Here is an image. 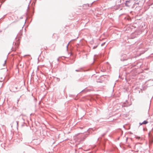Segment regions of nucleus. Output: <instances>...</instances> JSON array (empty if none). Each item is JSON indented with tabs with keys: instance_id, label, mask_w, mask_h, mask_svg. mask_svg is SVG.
<instances>
[{
	"instance_id": "obj_7",
	"label": "nucleus",
	"mask_w": 153,
	"mask_h": 153,
	"mask_svg": "<svg viewBox=\"0 0 153 153\" xmlns=\"http://www.w3.org/2000/svg\"><path fill=\"white\" fill-rule=\"evenodd\" d=\"M6 60H5L4 61V62L3 63V65H5V64H6Z\"/></svg>"
},
{
	"instance_id": "obj_11",
	"label": "nucleus",
	"mask_w": 153,
	"mask_h": 153,
	"mask_svg": "<svg viewBox=\"0 0 153 153\" xmlns=\"http://www.w3.org/2000/svg\"><path fill=\"white\" fill-rule=\"evenodd\" d=\"M80 129H82L83 128H82V127H80Z\"/></svg>"
},
{
	"instance_id": "obj_12",
	"label": "nucleus",
	"mask_w": 153,
	"mask_h": 153,
	"mask_svg": "<svg viewBox=\"0 0 153 153\" xmlns=\"http://www.w3.org/2000/svg\"><path fill=\"white\" fill-rule=\"evenodd\" d=\"M104 135H105V134H102V136H104Z\"/></svg>"
},
{
	"instance_id": "obj_8",
	"label": "nucleus",
	"mask_w": 153,
	"mask_h": 153,
	"mask_svg": "<svg viewBox=\"0 0 153 153\" xmlns=\"http://www.w3.org/2000/svg\"><path fill=\"white\" fill-rule=\"evenodd\" d=\"M16 123L17 124V126H18V121H16Z\"/></svg>"
},
{
	"instance_id": "obj_3",
	"label": "nucleus",
	"mask_w": 153,
	"mask_h": 153,
	"mask_svg": "<svg viewBox=\"0 0 153 153\" xmlns=\"http://www.w3.org/2000/svg\"><path fill=\"white\" fill-rule=\"evenodd\" d=\"M12 88L13 90L14 91L17 89V87L13 85L12 86Z\"/></svg>"
},
{
	"instance_id": "obj_9",
	"label": "nucleus",
	"mask_w": 153,
	"mask_h": 153,
	"mask_svg": "<svg viewBox=\"0 0 153 153\" xmlns=\"http://www.w3.org/2000/svg\"><path fill=\"white\" fill-rule=\"evenodd\" d=\"M143 124V123L142 122V123H139V125H142Z\"/></svg>"
},
{
	"instance_id": "obj_5",
	"label": "nucleus",
	"mask_w": 153,
	"mask_h": 153,
	"mask_svg": "<svg viewBox=\"0 0 153 153\" xmlns=\"http://www.w3.org/2000/svg\"><path fill=\"white\" fill-rule=\"evenodd\" d=\"M2 86V83L0 82V88H1Z\"/></svg>"
},
{
	"instance_id": "obj_10",
	"label": "nucleus",
	"mask_w": 153,
	"mask_h": 153,
	"mask_svg": "<svg viewBox=\"0 0 153 153\" xmlns=\"http://www.w3.org/2000/svg\"><path fill=\"white\" fill-rule=\"evenodd\" d=\"M136 138H138V139H139L140 138V137H137Z\"/></svg>"
},
{
	"instance_id": "obj_4",
	"label": "nucleus",
	"mask_w": 153,
	"mask_h": 153,
	"mask_svg": "<svg viewBox=\"0 0 153 153\" xmlns=\"http://www.w3.org/2000/svg\"><path fill=\"white\" fill-rule=\"evenodd\" d=\"M148 119H147V120L144 121L142 122L143 124H147L149 122L148 121Z\"/></svg>"
},
{
	"instance_id": "obj_6",
	"label": "nucleus",
	"mask_w": 153,
	"mask_h": 153,
	"mask_svg": "<svg viewBox=\"0 0 153 153\" xmlns=\"http://www.w3.org/2000/svg\"><path fill=\"white\" fill-rule=\"evenodd\" d=\"M53 116L54 117H52V118H53L54 119V117H55V118H56V119H57V117H56V115H53Z\"/></svg>"
},
{
	"instance_id": "obj_2",
	"label": "nucleus",
	"mask_w": 153,
	"mask_h": 153,
	"mask_svg": "<svg viewBox=\"0 0 153 153\" xmlns=\"http://www.w3.org/2000/svg\"><path fill=\"white\" fill-rule=\"evenodd\" d=\"M88 135L89 134H86L83 137H82V140H84L85 138L88 136Z\"/></svg>"
},
{
	"instance_id": "obj_1",
	"label": "nucleus",
	"mask_w": 153,
	"mask_h": 153,
	"mask_svg": "<svg viewBox=\"0 0 153 153\" xmlns=\"http://www.w3.org/2000/svg\"><path fill=\"white\" fill-rule=\"evenodd\" d=\"M125 5L126 6L128 7H130L131 6L130 2L129 1H127L125 3Z\"/></svg>"
},
{
	"instance_id": "obj_13",
	"label": "nucleus",
	"mask_w": 153,
	"mask_h": 153,
	"mask_svg": "<svg viewBox=\"0 0 153 153\" xmlns=\"http://www.w3.org/2000/svg\"><path fill=\"white\" fill-rule=\"evenodd\" d=\"M99 139V138H98V139H97V140H98Z\"/></svg>"
}]
</instances>
